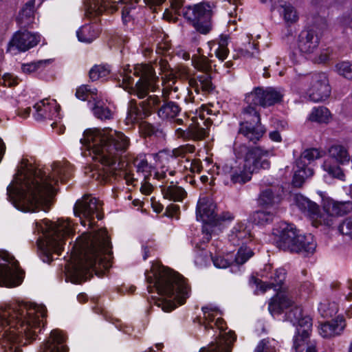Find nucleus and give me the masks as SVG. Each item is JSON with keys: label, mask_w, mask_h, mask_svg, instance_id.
<instances>
[{"label": "nucleus", "mask_w": 352, "mask_h": 352, "mask_svg": "<svg viewBox=\"0 0 352 352\" xmlns=\"http://www.w3.org/2000/svg\"><path fill=\"white\" fill-rule=\"evenodd\" d=\"M232 219H234V216L232 213L230 212H223L221 214L217 215L214 224V229L221 222L225 221H232Z\"/></svg>", "instance_id": "052dcab7"}, {"label": "nucleus", "mask_w": 352, "mask_h": 352, "mask_svg": "<svg viewBox=\"0 0 352 352\" xmlns=\"http://www.w3.org/2000/svg\"><path fill=\"white\" fill-rule=\"evenodd\" d=\"M124 68L120 74L122 85L131 95L136 96L139 99H144L148 96L150 91H155L158 89L157 83L159 81L153 67L148 64H138L133 67V75L140 77L138 81L133 86V78L131 76V71Z\"/></svg>", "instance_id": "1a4fd4ad"}, {"label": "nucleus", "mask_w": 352, "mask_h": 352, "mask_svg": "<svg viewBox=\"0 0 352 352\" xmlns=\"http://www.w3.org/2000/svg\"><path fill=\"white\" fill-rule=\"evenodd\" d=\"M41 41V36L28 30L16 32L8 45V51L26 52L35 47Z\"/></svg>", "instance_id": "6ab92c4d"}, {"label": "nucleus", "mask_w": 352, "mask_h": 352, "mask_svg": "<svg viewBox=\"0 0 352 352\" xmlns=\"http://www.w3.org/2000/svg\"><path fill=\"white\" fill-rule=\"evenodd\" d=\"M283 188L279 186H271L261 191L258 199L259 205L266 207L279 204L282 199Z\"/></svg>", "instance_id": "cd10ccee"}, {"label": "nucleus", "mask_w": 352, "mask_h": 352, "mask_svg": "<svg viewBox=\"0 0 352 352\" xmlns=\"http://www.w3.org/2000/svg\"><path fill=\"white\" fill-rule=\"evenodd\" d=\"M237 158H243V168L236 167L231 175V181L234 184H245L250 181L254 172L258 170L267 169L270 163L266 159L270 155L268 150L261 146L248 147L245 144H235L234 148Z\"/></svg>", "instance_id": "6e6552de"}, {"label": "nucleus", "mask_w": 352, "mask_h": 352, "mask_svg": "<svg viewBox=\"0 0 352 352\" xmlns=\"http://www.w3.org/2000/svg\"><path fill=\"white\" fill-rule=\"evenodd\" d=\"M278 11L283 15L285 21L288 24L296 23L298 16L295 8L290 4L284 3L278 6Z\"/></svg>", "instance_id": "37998d69"}, {"label": "nucleus", "mask_w": 352, "mask_h": 352, "mask_svg": "<svg viewBox=\"0 0 352 352\" xmlns=\"http://www.w3.org/2000/svg\"><path fill=\"white\" fill-rule=\"evenodd\" d=\"M109 72L110 69L107 65H96L90 69L89 76L92 81H96L100 78L106 77Z\"/></svg>", "instance_id": "3c124183"}, {"label": "nucleus", "mask_w": 352, "mask_h": 352, "mask_svg": "<svg viewBox=\"0 0 352 352\" xmlns=\"http://www.w3.org/2000/svg\"><path fill=\"white\" fill-rule=\"evenodd\" d=\"M278 248L290 252L304 255L313 254L316 248L314 236L311 234H301L292 224H287L281 229L276 241Z\"/></svg>", "instance_id": "9b49d317"}, {"label": "nucleus", "mask_w": 352, "mask_h": 352, "mask_svg": "<svg viewBox=\"0 0 352 352\" xmlns=\"http://www.w3.org/2000/svg\"><path fill=\"white\" fill-rule=\"evenodd\" d=\"M269 341L263 339L258 344L254 352H269L268 351Z\"/></svg>", "instance_id": "338daca9"}, {"label": "nucleus", "mask_w": 352, "mask_h": 352, "mask_svg": "<svg viewBox=\"0 0 352 352\" xmlns=\"http://www.w3.org/2000/svg\"><path fill=\"white\" fill-rule=\"evenodd\" d=\"M102 205L96 198L85 195L75 204L74 212L75 216L80 217L82 225L85 226L86 221H88L89 227H92L94 216L98 220L103 218Z\"/></svg>", "instance_id": "ddd939ff"}, {"label": "nucleus", "mask_w": 352, "mask_h": 352, "mask_svg": "<svg viewBox=\"0 0 352 352\" xmlns=\"http://www.w3.org/2000/svg\"><path fill=\"white\" fill-rule=\"evenodd\" d=\"M326 211L324 218L330 220L332 224V216L344 215L352 210V202L350 201L343 202L329 201L324 206Z\"/></svg>", "instance_id": "7c9ffc66"}, {"label": "nucleus", "mask_w": 352, "mask_h": 352, "mask_svg": "<svg viewBox=\"0 0 352 352\" xmlns=\"http://www.w3.org/2000/svg\"><path fill=\"white\" fill-rule=\"evenodd\" d=\"M229 36L227 35L221 34L218 39V48L215 50V55L217 58L223 61L228 57L229 50L228 48Z\"/></svg>", "instance_id": "de8ad7c7"}, {"label": "nucleus", "mask_w": 352, "mask_h": 352, "mask_svg": "<svg viewBox=\"0 0 352 352\" xmlns=\"http://www.w3.org/2000/svg\"><path fill=\"white\" fill-rule=\"evenodd\" d=\"M287 319L289 320L294 325H296L297 328H304L305 318H311L309 316L305 315L300 307L295 305L286 314Z\"/></svg>", "instance_id": "a19ab883"}, {"label": "nucleus", "mask_w": 352, "mask_h": 352, "mask_svg": "<svg viewBox=\"0 0 352 352\" xmlns=\"http://www.w3.org/2000/svg\"><path fill=\"white\" fill-rule=\"evenodd\" d=\"M331 94V87L327 76L324 73L314 74L311 76L308 94L310 99L316 102L326 100Z\"/></svg>", "instance_id": "aec40b11"}, {"label": "nucleus", "mask_w": 352, "mask_h": 352, "mask_svg": "<svg viewBox=\"0 0 352 352\" xmlns=\"http://www.w3.org/2000/svg\"><path fill=\"white\" fill-rule=\"evenodd\" d=\"M204 313L203 321L201 322L206 330L213 329V324L217 314V310L209 307H202Z\"/></svg>", "instance_id": "09e8293b"}, {"label": "nucleus", "mask_w": 352, "mask_h": 352, "mask_svg": "<svg viewBox=\"0 0 352 352\" xmlns=\"http://www.w3.org/2000/svg\"><path fill=\"white\" fill-rule=\"evenodd\" d=\"M314 175V170L307 164L300 165L296 163V169L292 179V184L295 187H301L305 179Z\"/></svg>", "instance_id": "58836bf2"}, {"label": "nucleus", "mask_w": 352, "mask_h": 352, "mask_svg": "<svg viewBox=\"0 0 352 352\" xmlns=\"http://www.w3.org/2000/svg\"><path fill=\"white\" fill-rule=\"evenodd\" d=\"M112 0H87L85 2V16L88 18L101 15L106 11L113 13L117 10V6Z\"/></svg>", "instance_id": "4be33fe9"}, {"label": "nucleus", "mask_w": 352, "mask_h": 352, "mask_svg": "<svg viewBox=\"0 0 352 352\" xmlns=\"http://www.w3.org/2000/svg\"><path fill=\"white\" fill-rule=\"evenodd\" d=\"M339 232L352 239V216L344 219L338 227Z\"/></svg>", "instance_id": "6e6d98bb"}, {"label": "nucleus", "mask_w": 352, "mask_h": 352, "mask_svg": "<svg viewBox=\"0 0 352 352\" xmlns=\"http://www.w3.org/2000/svg\"><path fill=\"white\" fill-rule=\"evenodd\" d=\"M254 254L253 251L246 246L242 245L238 250L235 256L234 262L237 265L244 264Z\"/></svg>", "instance_id": "864d4df0"}, {"label": "nucleus", "mask_w": 352, "mask_h": 352, "mask_svg": "<svg viewBox=\"0 0 352 352\" xmlns=\"http://www.w3.org/2000/svg\"><path fill=\"white\" fill-rule=\"evenodd\" d=\"M282 98L283 95L272 87H255L246 94L245 100L248 106L242 111L243 121L240 122L239 134L243 135L250 142L255 144L259 141L265 129L261 124V116L255 106L270 107L280 102Z\"/></svg>", "instance_id": "39448f33"}, {"label": "nucleus", "mask_w": 352, "mask_h": 352, "mask_svg": "<svg viewBox=\"0 0 352 352\" xmlns=\"http://www.w3.org/2000/svg\"><path fill=\"white\" fill-rule=\"evenodd\" d=\"M264 273L262 276L267 279L266 282L252 276L250 280V283L256 285L262 292H265L267 289L271 288L279 290L286 278L285 270L283 268L272 270V266L267 265L264 268Z\"/></svg>", "instance_id": "f3484780"}, {"label": "nucleus", "mask_w": 352, "mask_h": 352, "mask_svg": "<svg viewBox=\"0 0 352 352\" xmlns=\"http://www.w3.org/2000/svg\"><path fill=\"white\" fill-rule=\"evenodd\" d=\"M216 205L206 197L200 198L197 205V219L204 223L202 233L204 242L208 243L212 238L214 232V224L217 214H215Z\"/></svg>", "instance_id": "2eb2a0df"}, {"label": "nucleus", "mask_w": 352, "mask_h": 352, "mask_svg": "<svg viewBox=\"0 0 352 352\" xmlns=\"http://www.w3.org/2000/svg\"><path fill=\"white\" fill-rule=\"evenodd\" d=\"M100 34V30L98 25L87 24L82 26L77 32V36L80 41L85 43H91Z\"/></svg>", "instance_id": "4c0bfd02"}, {"label": "nucleus", "mask_w": 352, "mask_h": 352, "mask_svg": "<svg viewBox=\"0 0 352 352\" xmlns=\"http://www.w3.org/2000/svg\"><path fill=\"white\" fill-rule=\"evenodd\" d=\"M162 96L163 103H161L157 111L158 116L163 120L175 118L181 111L180 107L175 102L166 100L168 96L167 91H163Z\"/></svg>", "instance_id": "473e14b6"}, {"label": "nucleus", "mask_w": 352, "mask_h": 352, "mask_svg": "<svg viewBox=\"0 0 352 352\" xmlns=\"http://www.w3.org/2000/svg\"><path fill=\"white\" fill-rule=\"evenodd\" d=\"M322 157L321 152L317 148H309L304 151L299 159L296 160V163L300 165L310 164L315 160L319 159Z\"/></svg>", "instance_id": "a18cd8bd"}, {"label": "nucleus", "mask_w": 352, "mask_h": 352, "mask_svg": "<svg viewBox=\"0 0 352 352\" xmlns=\"http://www.w3.org/2000/svg\"><path fill=\"white\" fill-rule=\"evenodd\" d=\"M161 103V98L155 95L148 96L145 100L141 101V105L143 106L144 110L146 111L147 117L150 116L154 110L158 109Z\"/></svg>", "instance_id": "49530a36"}, {"label": "nucleus", "mask_w": 352, "mask_h": 352, "mask_svg": "<svg viewBox=\"0 0 352 352\" xmlns=\"http://www.w3.org/2000/svg\"><path fill=\"white\" fill-rule=\"evenodd\" d=\"M146 111L144 110L141 102H138L136 100L132 99L129 101L127 109V123L138 122L147 118Z\"/></svg>", "instance_id": "f704fd0d"}, {"label": "nucleus", "mask_w": 352, "mask_h": 352, "mask_svg": "<svg viewBox=\"0 0 352 352\" xmlns=\"http://www.w3.org/2000/svg\"><path fill=\"white\" fill-rule=\"evenodd\" d=\"M35 113L33 116L36 120L43 121L46 120L54 122L50 124L52 129L57 128V133L62 134L65 131V126L59 122V113L54 103H50L47 99L42 100L34 105Z\"/></svg>", "instance_id": "a211bd4d"}, {"label": "nucleus", "mask_w": 352, "mask_h": 352, "mask_svg": "<svg viewBox=\"0 0 352 352\" xmlns=\"http://www.w3.org/2000/svg\"><path fill=\"white\" fill-rule=\"evenodd\" d=\"M304 328H297V333L294 338L293 348L296 352H302L305 346L308 344L309 338L312 329L311 318H305Z\"/></svg>", "instance_id": "c85d7f7f"}, {"label": "nucleus", "mask_w": 352, "mask_h": 352, "mask_svg": "<svg viewBox=\"0 0 352 352\" xmlns=\"http://www.w3.org/2000/svg\"><path fill=\"white\" fill-rule=\"evenodd\" d=\"M97 95V89H91L88 88L87 85H82L79 87L76 91V96L81 100H86L89 98V96L95 100L94 96Z\"/></svg>", "instance_id": "4d7b16f0"}, {"label": "nucleus", "mask_w": 352, "mask_h": 352, "mask_svg": "<svg viewBox=\"0 0 352 352\" xmlns=\"http://www.w3.org/2000/svg\"><path fill=\"white\" fill-rule=\"evenodd\" d=\"M94 116L100 120H110L112 118L113 113L109 107L102 105L99 101L95 103L92 109Z\"/></svg>", "instance_id": "603ef678"}, {"label": "nucleus", "mask_w": 352, "mask_h": 352, "mask_svg": "<svg viewBox=\"0 0 352 352\" xmlns=\"http://www.w3.org/2000/svg\"><path fill=\"white\" fill-rule=\"evenodd\" d=\"M274 213L267 210H257L252 215V220L256 224L263 225L272 221Z\"/></svg>", "instance_id": "8fccbe9b"}, {"label": "nucleus", "mask_w": 352, "mask_h": 352, "mask_svg": "<svg viewBox=\"0 0 352 352\" xmlns=\"http://www.w3.org/2000/svg\"><path fill=\"white\" fill-rule=\"evenodd\" d=\"M252 234L246 223L239 222L232 229L228 236L229 241L234 245H239L251 241Z\"/></svg>", "instance_id": "c756f323"}, {"label": "nucleus", "mask_w": 352, "mask_h": 352, "mask_svg": "<svg viewBox=\"0 0 352 352\" xmlns=\"http://www.w3.org/2000/svg\"><path fill=\"white\" fill-rule=\"evenodd\" d=\"M192 65L199 71L209 73L212 68V60L201 54H195L192 57Z\"/></svg>", "instance_id": "c03bdc74"}, {"label": "nucleus", "mask_w": 352, "mask_h": 352, "mask_svg": "<svg viewBox=\"0 0 352 352\" xmlns=\"http://www.w3.org/2000/svg\"><path fill=\"white\" fill-rule=\"evenodd\" d=\"M321 34H318L314 29L302 31L298 38V48L305 54H311L317 50Z\"/></svg>", "instance_id": "5701e85b"}, {"label": "nucleus", "mask_w": 352, "mask_h": 352, "mask_svg": "<svg viewBox=\"0 0 352 352\" xmlns=\"http://www.w3.org/2000/svg\"><path fill=\"white\" fill-rule=\"evenodd\" d=\"M149 283H154L157 293L170 300L162 299L157 302L159 307L166 312L173 310L177 303L182 305L189 296L190 287L186 280L179 273L170 269L162 268L154 274V278L146 277Z\"/></svg>", "instance_id": "423d86ee"}, {"label": "nucleus", "mask_w": 352, "mask_h": 352, "mask_svg": "<svg viewBox=\"0 0 352 352\" xmlns=\"http://www.w3.org/2000/svg\"><path fill=\"white\" fill-rule=\"evenodd\" d=\"M111 244L106 230L84 232L72 246L71 276L80 284L93 276L99 277L111 267Z\"/></svg>", "instance_id": "20e7f679"}, {"label": "nucleus", "mask_w": 352, "mask_h": 352, "mask_svg": "<svg viewBox=\"0 0 352 352\" xmlns=\"http://www.w3.org/2000/svg\"><path fill=\"white\" fill-rule=\"evenodd\" d=\"M236 336L233 331L221 334L215 342L210 343L207 347H203L199 352H231L232 344Z\"/></svg>", "instance_id": "a878e982"}, {"label": "nucleus", "mask_w": 352, "mask_h": 352, "mask_svg": "<svg viewBox=\"0 0 352 352\" xmlns=\"http://www.w3.org/2000/svg\"><path fill=\"white\" fill-rule=\"evenodd\" d=\"M201 162L199 160L195 159L191 162L190 170L192 173H201L202 170Z\"/></svg>", "instance_id": "69168bd1"}, {"label": "nucleus", "mask_w": 352, "mask_h": 352, "mask_svg": "<svg viewBox=\"0 0 352 352\" xmlns=\"http://www.w3.org/2000/svg\"><path fill=\"white\" fill-rule=\"evenodd\" d=\"M344 327V320L342 317L338 316L335 320L322 324L319 332L323 338H330L340 335Z\"/></svg>", "instance_id": "2f4dec72"}, {"label": "nucleus", "mask_w": 352, "mask_h": 352, "mask_svg": "<svg viewBox=\"0 0 352 352\" xmlns=\"http://www.w3.org/2000/svg\"><path fill=\"white\" fill-rule=\"evenodd\" d=\"M74 226L68 219H58L56 222L43 219L40 223H36L37 231L42 232L44 236V239L39 238L37 241L43 262L50 263L54 259V254H60L65 237L75 232Z\"/></svg>", "instance_id": "0eeeda50"}, {"label": "nucleus", "mask_w": 352, "mask_h": 352, "mask_svg": "<svg viewBox=\"0 0 352 352\" xmlns=\"http://www.w3.org/2000/svg\"><path fill=\"white\" fill-rule=\"evenodd\" d=\"M195 151V146L194 145L186 144L175 148L168 153L162 151L154 155L162 158H165L167 161H169L170 160H175L177 157H185L188 153H193Z\"/></svg>", "instance_id": "e433bc0d"}, {"label": "nucleus", "mask_w": 352, "mask_h": 352, "mask_svg": "<svg viewBox=\"0 0 352 352\" xmlns=\"http://www.w3.org/2000/svg\"><path fill=\"white\" fill-rule=\"evenodd\" d=\"M50 63V60H41L37 62L23 64L22 65V71L25 74H30L36 72L39 69L44 67Z\"/></svg>", "instance_id": "13d9d810"}, {"label": "nucleus", "mask_w": 352, "mask_h": 352, "mask_svg": "<svg viewBox=\"0 0 352 352\" xmlns=\"http://www.w3.org/2000/svg\"><path fill=\"white\" fill-rule=\"evenodd\" d=\"M170 1L175 12L183 16L197 32L206 34L211 30L212 11L208 3H201L191 6H185L184 0Z\"/></svg>", "instance_id": "9d476101"}, {"label": "nucleus", "mask_w": 352, "mask_h": 352, "mask_svg": "<svg viewBox=\"0 0 352 352\" xmlns=\"http://www.w3.org/2000/svg\"><path fill=\"white\" fill-rule=\"evenodd\" d=\"M132 164L135 168L137 173L142 175L144 182H149L154 167L148 163L147 155L144 153L138 155L133 159Z\"/></svg>", "instance_id": "72a5a7b5"}, {"label": "nucleus", "mask_w": 352, "mask_h": 352, "mask_svg": "<svg viewBox=\"0 0 352 352\" xmlns=\"http://www.w3.org/2000/svg\"><path fill=\"white\" fill-rule=\"evenodd\" d=\"M314 290V285L309 281L304 282L300 287V291L305 294H309Z\"/></svg>", "instance_id": "774afa93"}, {"label": "nucleus", "mask_w": 352, "mask_h": 352, "mask_svg": "<svg viewBox=\"0 0 352 352\" xmlns=\"http://www.w3.org/2000/svg\"><path fill=\"white\" fill-rule=\"evenodd\" d=\"M81 143L86 146L89 154L103 166L92 170L91 177L100 183H107L111 178L124 179L127 185L135 186L137 179L128 164L120 162V156L130 146V140L123 133L111 129H87L84 132Z\"/></svg>", "instance_id": "f03ea898"}, {"label": "nucleus", "mask_w": 352, "mask_h": 352, "mask_svg": "<svg viewBox=\"0 0 352 352\" xmlns=\"http://www.w3.org/2000/svg\"><path fill=\"white\" fill-rule=\"evenodd\" d=\"M18 78L10 74H6L3 77V85L6 87H14L18 85Z\"/></svg>", "instance_id": "e2e57ef3"}, {"label": "nucleus", "mask_w": 352, "mask_h": 352, "mask_svg": "<svg viewBox=\"0 0 352 352\" xmlns=\"http://www.w3.org/2000/svg\"><path fill=\"white\" fill-rule=\"evenodd\" d=\"M215 267L218 268H226L230 265V262L221 256H217L212 258Z\"/></svg>", "instance_id": "680f3d73"}, {"label": "nucleus", "mask_w": 352, "mask_h": 352, "mask_svg": "<svg viewBox=\"0 0 352 352\" xmlns=\"http://www.w3.org/2000/svg\"><path fill=\"white\" fill-rule=\"evenodd\" d=\"M295 203L298 208L307 213L314 220V226L326 225L330 226V220L324 218V214L320 212L318 206L301 195L295 196Z\"/></svg>", "instance_id": "412c9836"}, {"label": "nucleus", "mask_w": 352, "mask_h": 352, "mask_svg": "<svg viewBox=\"0 0 352 352\" xmlns=\"http://www.w3.org/2000/svg\"><path fill=\"white\" fill-rule=\"evenodd\" d=\"M331 119L329 110L324 107H318L312 109L309 116V120L318 123L327 124Z\"/></svg>", "instance_id": "79ce46f5"}, {"label": "nucleus", "mask_w": 352, "mask_h": 352, "mask_svg": "<svg viewBox=\"0 0 352 352\" xmlns=\"http://www.w3.org/2000/svg\"><path fill=\"white\" fill-rule=\"evenodd\" d=\"M212 122L210 119L203 118H193L191 123L186 129L178 128L175 130V135L184 140L201 141L209 134V127Z\"/></svg>", "instance_id": "dca6fc26"}, {"label": "nucleus", "mask_w": 352, "mask_h": 352, "mask_svg": "<svg viewBox=\"0 0 352 352\" xmlns=\"http://www.w3.org/2000/svg\"><path fill=\"white\" fill-rule=\"evenodd\" d=\"M188 78L190 87L194 89L197 94L206 96L211 94L215 88L210 73H203Z\"/></svg>", "instance_id": "b1692460"}, {"label": "nucleus", "mask_w": 352, "mask_h": 352, "mask_svg": "<svg viewBox=\"0 0 352 352\" xmlns=\"http://www.w3.org/2000/svg\"><path fill=\"white\" fill-rule=\"evenodd\" d=\"M140 130L146 136H151L156 133L155 127L147 122H142L140 123Z\"/></svg>", "instance_id": "bf43d9fd"}, {"label": "nucleus", "mask_w": 352, "mask_h": 352, "mask_svg": "<svg viewBox=\"0 0 352 352\" xmlns=\"http://www.w3.org/2000/svg\"><path fill=\"white\" fill-rule=\"evenodd\" d=\"M65 342V337L63 333L59 330H53L41 348V352H67L68 347Z\"/></svg>", "instance_id": "bb28decb"}, {"label": "nucleus", "mask_w": 352, "mask_h": 352, "mask_svg": "<svg viewBox=\"0 0 352 352\" xmlns=\"http://www.w3.org/2000/svg\"><path fill=\"white\" fill-rule=\"evenodd\" d=\"M154 64L156 67H158L162 72H167L170 69L168 62L162 58H160L159 60H156Z\"/></svg>", "instance_id": "0e129e2a"}, {"label": "nucleus", "mask_w": 352, "mask_h": 352, "mask_svg": "<svg viewBox=\"0 0 352 352\" xmlns=\"http://www.w3.org/2000/svg\"><path fill=\"white\" fill-rule=\"evenodd\" d=\"M331 159L326 160L323 164V170L333 178L344 181L345 175L339 164L343 165L350 161V155L347 149L342 145L333 144L328 150Z\"/></svg>", "instance_id": "f8f14e48"}, {"label": "nucleus", "mask_w": 352, "mask_h": 352, "mask_svg": "<svg viewBox=\"0 0 352 352\" xmlns=\"http://www.w3.org/2000/svg\"><path fill=\"white\" fill-rule=\"evenodd\" d=\"M164 197L173 201H182L187 196L185 189L173 182L168 186L162 187Z\"/></svg>", "instance_id": "c9c22d12"}, {"label": "nucleus", "mask_w": 352, "mask_h": 352, "mask_svg": "<svg viewBox=\"0 0 352 352\" xmlns=\"http://www.w3.org/2000/svg\"><path fill=\"white\" fill-rule=\"evenodd\" d=\"M23 274L19 262L12 256L7 252L0 256V286L12 287L20 285Z\"/></svg>", "instance_id": "4468645a"}, {"label": "nucleus", "mask_w": 352, "mask_h": 352, "mask_svg": "<svg viewBox=\"0 0 352 352\" xmlns=\"http://www.w3.org/2000/svg\"><path fill=\"white\" fill-rule=\"evenodd\" d=\"M72 170L69 162H56L52 166L51 174L47 175L31 164H25L7 187L8 199L23 212H34L43 208L47 195L54 192V186L59 181L67 180L72 176Z\"/></svg>", "instance_id": "f257e3e1"}, {"label": "nucleus", "mask_w": 352, "mask_h": 352, "mask_svg": "<svg viewBox=\"0 0 352 352\" xmlns=\"http://www.w3.org/2000/svg\"><path fill=\"white\" fill-rule=\"evenodd\" d=\"M296 305L292 297L285 291H278L269 302L268 309L272 314H280L285 309L291 307Z\"/></svg>", "instance_id": "393cba45"}, {"label": "nucleus", "mask_w": 352, "mask_h": 352, "mask_svg": "<svg viewBox=\"0 0 352 352\" xmlns=\"http://www.w3.org/2000/svg\"><path fill=\"white\" fill-rule=\"evenodd\" d=\"M34 16V0H30L21 10L17 17V20L21 26L26 27L33 22Z\"/></svg>", "instance_id": "ea45409f"}, {"label": "nucleus", "mask_w": 352, "mask_h": 352, "mask_svg": "<svg viewBox=\"0 0 352 352\" xmlns=\"http://www.w3.org/2000/svg\"><path fill=\"white\" fill-rule=\"evenodd\" d=\"M336 70L340 75L352 80V63L349 61H342L337 63Z\"/></svg>", "instance_id": "5fc2aeb1"}, {"label": "nucleus", "mask_w": 352, "mask_h": 352, "mask_svg": "<svg viewBox=\"0 0 352 352\" xmlns=\"http://www.w3.org/2000/svg\"><path fill=\"white\" fill-rule=\"evenodd\" d=\"M46 317V308L27 302L0 309V344L4 352H21V346L36 339Z\"/></svg>", "instance_id": "7ed1b4c3"}]
</instances>
